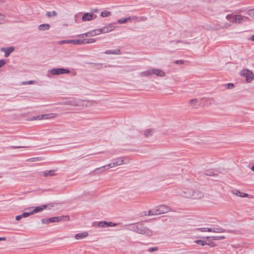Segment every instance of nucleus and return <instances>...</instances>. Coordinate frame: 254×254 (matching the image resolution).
Here are the masks:
<instances>
[{
    "label": "nucleus",
    "mask_w": 254,
    "mask_h": 254,
    "mask_svg": "<svg viewBox=\"0 0 254 254\" xmlns=\"http://www.w3.org/2000/svg\"><path fill=\"white\" fill-rule=\"evenodd\" d=\"M94 101L80 99H73L69 100L61 103L62 105H66L75 107H89L94 104Z\"/></svg>",
    "instance_id": "1"
},
{
    "label": "nucleus",
    "mask_w": 254,
    "mask_h": 254,
    "mask_svg": "<svg viewBox=\"0 0 254 254\" xmlns=\"http://www.w3.org/2000/svg\"><path fill=\"white\" fill-rule=\"evenodd\" d=\"M124 163V157H119L112 161V162L102 167L97 168L94 170L95 173H98V170H101V172H104L106 170L112 168Z\"/></svg>",
    "instance_id": "2"
},
{
    "label": "nucleus",
    "mask_w": 254,
    "mask_h": 254,
    "mask_svg": "<svg viewBox=\"0 0 254 254\" xmlns=\"http://www.w3.org/2000/svg\"><path fill=\"white\" fill-rule=\"evenodd\" d=\"M138 228L137 232L138 234L146 236H151L153 235V231L145 226L142 223H139Z\"/></svg>",
    "instance_id": "3"
},
{
    "label": "nucleus",
    "mask_w": 254,
    "mask_h": 254,
    "mask_svg": "<svg viewBox=\"0 0 254 254\" xmlns=\"http://www.w3.org/2000/svg\"><path fill=\"white\" fill-rule=\"evenodd\" d=\"M241 75L246 77L247 83L251 82L254 78V74L253 72L248 69H243L241 71Z\"/></svg>",
    "instance_id": "4"
},
{
    "label": "nucleus",
    "mask_w": 254,
    "mask_h": 254,
    "mask_svg": "<svg viewBox=\"0 0 254 254\" xmlns=\"http://www.w3.org/2000/svg\"><path fill=\"white\" fill-rule=\"evenodd\" d=\"M192 190L189 188H184L183 190H177V193L179 195L186 198H190L191 196Z\"/></svg>",
    "instance_id": "5"
},
{
    "label": "nucleus",
    "mask_w": 254,
    "mask_h": 254,
    "mask_svg": "<svg viewBox=\"0 0 254 254\" xmlns=\"http://www.w3.org/2000/svg\"><path fill=\"white\" fill-rule=\"evenodd\" d=\"M155 208L157 215L164 214L171 211V208L166 205H160Z\"/></svg>",
    "instance_id": "6"
},
{
    "label": "nucleus",
    "mask_w": 254,
    "mask_h": 254,
    "mask_svg": "<svg viewBox=\"0 0 254 254\" xmlns=\"http://www.w3.org/2000/svg\"><path fill=\"white\" fill-rule=\"evenodd\" d=\"M53 206L51 204H45V205H42L40 206H36V207H30L28 208V209H33L31 210V213H32V214L35 213H38L39 212L42 211L44 209L49 207V209Z\"/></svg>",
    "instance_id": "7"
},
{
    "label": "nucleus",
    "mask_w": 254,
    "mask_h": 254,
    "mask_svg": "<svg viewBox=\"0 0 254 254\" xmlns=\"http://www.w3.org/2000/svg\"><path fill=\"white\" fill-rule=\"evenodd\" d=\"M53 75H59L61 74L68 73L70 71L66 68H54L50 71Z\"/></svg>",
    "instance_id": "8"
},
{
    "label": "nucleus",
    "mask_w": 254,
    "mask_h": 254,
    "mask_svg": "<svg viewBox=\"0 0 254 254\" xmlns=\"http://www.w3.org/2000/svg\"><path fill=\"white\" fill-rule=\"evenodd\" d=\"M51 223L60 222L61 221H68L69 220V217L68 215H62L61 216H56L50 218Z\"/></svg>",
    "instance_id": "9"
},
{
    "label": "nucleus",
    "mask_w": 254,
    "mask_h": 254,
    "mask_svg": "<svg viewBox=\"0 0 254 254\" xmlns=\"http://www.w3.org/2000/svg\"><path fill=\"white\" fill-rule=\"evenodd\" d=\"M204 196L203 192L198 190H193L191 193L190 198L192 199H200Z\"/></svg>",
    "instance_id": "10"
},
{
    "label": "nucleus",
    "mask_w": 254,
    "mask_h": 254,
    "mask_svg": "<svg viewBox=\"0 0 254 254\" xmlns=\"http://www.w3.org/2000/svg\"><path fill=\"white\" fill-rule=\"evenodd\" d=\"M114 29V26H112L111 25H108L107 26H105L102 28H99L98 29V31L99 32V33H109L112 30H113Z\"/></svg>",
    "instance_id": "11"
},
{
    "label": "nucleus",
    "mask_w": 254,
    "mask_h": 254,
    "mask_svg": "<svg viewBox=\"0 0 254 254\" xmlns=\"http://www.w3.org/2000/svg\"><path fill=\"white\" fill-rule=\"evenodd\" d=\"M99 34H100V33L98 32V29H95V30L91 31L90 32H87L85 33L79 34L78 35V37H83V36L92 37V36H94L98 35Z\"/></svg>",
    "instance_id": "12"
},
{
    "label": "nucleus",
    "mask_w": 254,
    "mask_h": 254,
    "mask_svg": "<svg viewBox=\"0 0 254 254\" xmlns=\"http://www.w3.org/2000/svg\"><path fill=\"white\" fill-rule=\"evenodd\" d=\"M207 231L214 233H224L228 232V230L219 226H217L213 228H208Z\"/></svg>",
    "instance_id": "13"
},
{
    "label": "nucleus",
    "mask_w": 254,
    "mask_h": 254,
    "mask_svg": "<svg viewBox=\"0 0 254 254\" xmlns=\"http://www.w3.org/2000/svg\"><path fill=\"white\" fill-rule=\"evenodd\" d=\"M14 50V48L13 47H9L6 48H2L0 49V51L1 52H4V57L5 58L8 57L9 55L13 52Z\"/></svg>",
    "instance_id": "14"
},
{
    "label": "nucleus",
    "mask_w": 254,
    "mask_h": 254,
    "mask_svg": "<svg viewBox=\"0 0 254 254\" xmlns=\"http://www.w3.org/2000/svg\"><path fill=\"white\" fill-rule=\"evenodd\" d=\"M153 74H155L160 77H164L165 76V73L163 70L158 68H152Z\"/></svg>",
    "instance_id": "15"
},
{
    "label": "nucleus",
    "mask_w": 254,
    "mask_h": 254,
    "mask_svg": "<svg viewBox=\"0 0 254 254\" xmlns=\"http://www.w3.org/2000/svg\"><path fill=\"white\" fill-rule=\"evenodd\" d=\"M87 236H88V233L87 232H83L82 233L76 234L75 235L74 238L76 240H81L83 238H85Z\"/></svg>",
    "instance_id": "16"
},
{
    "label": "nucleus",
    "mask_w": 254,
    "mask_h": 254,
    "mask_svg": "<svg viewBox=\"0 0 254 254\" xmlns=\"http://www.w3.org/2000/svg\"><path fill=\"white\" fill-rule=\"evenodd\" d=\"M93 18V15L90 13H86L82 16V19L84 21H89Z\"/></svg>",
    "instance_id": "17"
},
{
    "label": "nucleus",
    "mask_w": 254,
    "mask_h": 254,
    "mask_svg": "<svg viewBox=\"0 0 254 254\" xmlns=\"http://www.w3.org/2000/svg\"><path fill=\"white\" fill-rule=\"evenodd\" d=\"M57 114L53 113H49L44 115H42L41 117L43 118V120L51 119L56 117Z\"/></svg>",
    "instance_id": "18"
},
{
    "label": "nucleus",
    "mask_w": 254,
    "mask_h": 254,
    "mask_svg": "<svg viewBox=\"0 0 254 254\" xmlns=\"http://www.w3.org/2000/svg\"><path fill=\"white\" fill-rule=\"evenodd\" d=\"M69 44L73 45H81L84 44V39H75V40H69Z\"/></svg>",
    "instance_id": "19"
},
{
    "label": "nucleus",
    "mask_w": 254,
    "mask_h": 254,
    "mask_svg": "<svg viewBox=\"0 0 254 254\" xmlns=\"http://www.w3.org/2000/svg\"><path fill=\"white\" fill-rule=\"evenodd\" d=\"M50 25L49 24H42L38 26V29L40 31L48 30L50 29Z\"/></svg>",
    "instance_id": "20"
},
{
    "label": "nucleus",
    "mask_w": 254,
    "mask_h": 254,
    "mask_svg": "<svg viewBox=\"0 0 254 254\" xmlns=\"http://www.w3.org/2000/svg\"><path fill=\"white\" fill-rule=\"evenodd\" d=\"M139 223H137L133 224L130 225V228L128 230L130 231H132L137 233L138 230V225Z\"/></svg>",
    "instance_id": "21"
},
{
    "label": "nucleus",
    "mask_w": 254,
    "mask_h": 254,
    "mask_svg": "<svg viewBox=\"0 0 254 254\" xmlns=\"http://www.w3.org/2000/svg\"><path fill=\"white\" fill-rule=\"evenodd\" d=\"M106 54L120 55L121 54V50L116 49L115 50H107L105 52Z\"/></svg>",
    "instance_id": "22"
},
{
    "label": "nucleus",
    "mask_w": 254,
    "mask_h": 254,
    "mask_svg": "<svg viewBox=\"0 0 254 254\" xmlns=\"http://www.w3.org/2000/svg\"><path fill=\"white\" fill-rule=\"evenodd\" d=\"M226 18L229 21L234 22L236 21L237 15L232 14H228Z\"/></svg>",
    "instance_id": "23"
},
{
    "label": "nucleus",
    "mask_w": 254,
    "mask_h": 254,
    "mask_svg": "<svg viewBox=\"0 0 254 254\" xmlns=\"http://www.w3.org/2000/svg\"><path fill=\"white\" fill-rule=\"evenodd\" d=\"M42 174L44 177L53 176L55 175V171L54 170L45 171L42 172Z\"/></svg>",
    "instance_id": "24"
},
{
    "label": "nucleus",
    "mask_w": 254,
    "mask_h": 254,
    "mask_svg": "<svg viewBox=\"0 0 254 254\" xmlns=\"http://www.w3.org/2000/svg\"><path fill=\"white\" fill-rule=\"evenodd\" d=\"M153 74L152 73V68L150 69L149 70L144 71L143 72H141L140 73V75L141 76H149Z\"/></svg>",
    "instance_id": "25"
},
{
    "label": "nucleus",
    "mask_w": 254,
    "mask_h": 254,
    "mask_svg": "<svg viewBox=\"0 0 254 254\" xmlns=\"http://www.w3.org/2000/svg\"><path fill=\"white\" fill-rule=\"evenodd\" d=\"M107 222L103 221L95 222V225L94 226H97L98 227L101 228H105L107 227Z\"/></svg>",
    "instance_id": "26"
},
{
    "label": "nucleus",
    "mask_w": 254,
    "mask_h": 254,
    "mask_svg": "<svg viewBox=\"0 0 254 254\" xmlns=\"http://www.w3.org/2000/svg\"><path fill=\"white\" fill-rule=\"evenodd\" d=\"M153 132V130L152 129H147L144 131V134L145 137H148L152 135Z\"/></svg>",
    "instance_id": "27"
},
{
    "label": "nucleus",
    "mask_w": 254,
    "mask_h": 254,
    "mask_svg": "<svg viewBox=\"0 0 254 254\" xmlns=\"http://www.w3.org/2000/svg\"><path fill=\"white\" fill-rule=\"evenodd\" d=\"M131 19L130 17H126V18H121L118 20V23L119 24H123L127 23L128 20H130Z\"/></svg>",
    "instance_id": "28"
},
{
    "label": "nucleus",
    "mask_w": 254,
    "mask_h": 254,
    "mask_svg": "<svg viewBox=\"0 0 254 254\" xmlns=\"http://www.w3.org/2000/svg\"><path fill=\"white\" fill-rule=\"evenodd\" d=\"M97 41V39L96 38H90V39H84V44H89V43H95Z\"/></svg>",
    "instance_id": "29"
},
{
    "label": "nucleus",
    "mask_w": 254,
    "mask_h": 254,
    "mask_svg": "<svg viewBox=\"0 0 254 254\" xmlns=\"http://www.w3.org/2000/svg\"><path fill=\"white\" fill-rule=\"evenodd\" d=\"M205 174L207 176H212L215 175V172L214 170H207L205 172Z\"/></svg>",
    "instance_id": "30"
},
{
    "label": "nucleus",
    "mask_w": 254,
    "mask_h": 254,
    "mask_svg": "<svg viewBox=\"0 0 254 254\" xmlns=\"http://www.w3.org/2000/svg\"><path fill=\"white\" fill-rule=\"evenodd\" d=\"M42 160H43L42 157H38L31 158L27 159L26 161H29V162H33V161H41Z\"/></svg>",
    "instance_id": "31"
},
{
    "label": "nucleus",
    "mask_w": 254,
    "mask_h": 254,
    "mask_svg": "<svg viewBox=\"0 0 254 254\" xmlns=\"http://www.w3.org/2000/svg\"><path fill=\"white\" fill-rule=\"evenodd\" d=\"M6 21L5 16L0 13V24L4 23Z\"/></svg>",
    "instance_id": "32"
},
{
    "label": "nucleus",
    "mask_w": 254,
    "mask_h": 254,
    "mask_svg": "<svg viewBox=\"0 0 254 254\" xmlns=\"http://www.w3.org/2000/svg\"><path fill=\"white\" fill-rule=\"evenodd\" d=\"M111 14V12L109 11H103L101 13V16L102 17H105L110 16Z\"/></svg>",
    "instance_id": "33"
},
{
    "label": "nucleus",
    "mask_w": 254,
    "mask_h": 254,
    "mask_svg": "<svg viewBox=\"0 0 254 254\" xmlns=\"http://www.w3.org/2000/svg\"><path fill=\"white\" fill-rule=\"evenodd\" d=\"M155 212L156 210L155 208H154L153 209L148 211V214H146L145 212L144 215H157V214Z\"/></svg>",
    "instance_id": "34"
},
{
    "label": "nucleus",
    "mask_w": 254,
    "mask_h": 254,
    "mask_svg": "<svg viewBox=\"0 0 254 254\" xmlns=\"http://www.w3.org/2000/svg\"><path fill=\"white\" fill-rule=\"evenodd\" d=\"M57 15V12L55 11H53L52 12L48 11L46 13V16L48 17H51L52 16H55Z\"/></svg>",
    "instance_id": "35"
},
{
    "label": "nucleus",
    "mask_w": 254,
    "mask_h": 254,
    "mask_svg": "<svg viewBox=\"0 0 254 254\" xmlns=\"http://www.w3.org/2000/svg\"><path fill=\"white\" fill-rule=\"evenodd\" d=\"M212 240H223L225 239V237L224 236H212Z\"/></svg>",
    "instance_id": "36"
},
{
    "label": "nucleus",
    "mask_w": 254,
    "mask_h": 254,
    "mask_svg": "<svg viewBox=\"0 0 254 254\" xmlns=\"http://www.w3.org/2000/svg\"><path fill=\"white\" fill-rule=\"evenodd\" d=\"M32 214V213H31V211H30V212H24L21 214V216L22 218H23V217L25 218V217H27Z\"/></svg>",
    "instance_id": "37"
},
{
    "label": "nucleus",
    "mask_w": 254,
    "mask_h": 254,
    "mask_svg": "<svg viewBox=\"0 0 254 254\" xmlns=\"http://www.w3.org/2000/svg\"><path fill=\"white\" fill-rule=\"evenodd\" d=\"M195 242L197 244H198V245H200L201 246H204V245H206L207 243L205 242V241H202V240H196L195 241Z\"/></svg>",
    "instance_id": "38"
},
{
    "label": "nucleus",
    "mask_w": 254,
    "mask_h": 254,
    "mask_svg": "<svg viewBox=\"0 0 254 254\" xmlns=\"http://www.w3.org/2000/svg\"><path fill=\"white\" fill-rule=\"evenodd\" d=\"M50 218H43L42 219V222L43 224H49L51 223V221H50Z\"/></svg>",
    "instance_id": "39"
},
{
    "label": "nucleus",
    "mask_w": 254,
    "mask_h": 254,
    "mask_svg": "<svg viewBox=\"0 0 254 254\" xmlns=\"http://www.w3.org/2000/svg\"><path fill=\"white\" fill-rule=\"evenodd\" d=\"M232 193H233V194H235V195H237V196H241V195H242V192H240L238 190H233L232 191Z\"/></svg>",
    "instance_id": "40"
},
{
    "label": "nucleus",
    "mask_w": 254,
    "mask_h": 254,
    "mask_svg": "<svg viewBox=\"0 0 254 254\" xmlns=\"http://www.w3.org/2000/svg\"><path fill=\"white\" fill-rule=\"evenodd\" d=\"M158 250V247L150 248L148 249V251L150 253H152Z\"/></svg>",
    "instance_id": "41"
},
{
    "label": "nucleus",
    "mask_w": 254,
    "mask_h": 254,
    "mask_svg": "<svg viewBox=\"0 0 254 254\" xmlns=\"http://www.w3.org/2000/svg\"><path fill=\"white\" fill-rule=\"evenodd\" d=\"M35 82V81L34 80H30V81H28L27 82H25V81L23 82L22 83V85L32 84H34Z\"/></svg>",
    "instance_id": "42"
},
{
    "label": "nucleus",
    "mask_w": 254,
    "mask_h": 254,
    "mask_svg": "<svg viewBox=\"0 0 254 254\" xmlns=\"http://www.w3.org/2000/svg\"><path fill=\"white\" fill-rule=\"evenodd\" d=\"M242 17L241 15H237V18H236V21L235 22L238 23H241V20H242Z\"/></svg>",
    "instance_id": "43"
},
{
    "label": "nucleus",
    "mask_w": 254,
    "mask_h": 254,
    "mask_svg": "<svg viewBox=\"0 0 254 254\" xmlns=\"http://www.w3.org/2000/svg\"><path fill=\"white\" fill-rule=\"evenodd\" d=\"M248 14L251 17H253L254 18V9H251L250 10L248 11Z\"/></svg>",
    "instance_id": "44"
},
{
    "label": "nucleus",
    "mask_w": 254,
    "mask_h": 254,
    "mask_svg": "<svg viewBox=\"0 0 254 254\" xmlns=\"http://www.w3.org/2000/svg\"><path fill=\"white\" fill-rule=\"evenodd\" d=\"M226 86L228 89H232L234 87V85L233 83H229L226 84Z\"/></svg>",
    "instance_id": "45"
},
{
    "label": "nucleus",
    "mask_w": 254,
    "mask_h": 254,
    "mask_svg": "<svg viewBox=\"0 0 254 254\" xmlns=\"http://www.w3.org/2000/svg\"><path fill=\"white\" fill-rule=\"evenodd\" d=\"M198 100L196 99H192L190 100V103L191 104H195L197 103Z\"/></svg>",
    "instance_id": "46"
},
{
    "label": "nucleus",
    "mask_w": 254,
    "mask_h": 254,
    "mask_svg": "<svg viewBox=\"0 0 254 254\" xmlns=\"http://www.w3.org/2000/svg\"><path fill=\"white\" fill-rule=\"evenodd\" d=\"M116 226H117L116 223H114L111 222H107V227Z\"/></svg>",
    "instance_id": "47"
},
{
    "label": "nucleus",
    "mask_w": 254,
    "mask_h": 254,
    "mask_svg": "<svg viewBox=\"0 0 254 254\" xmlns=\"http://www.w3.org/2000/svg\"><path fill=\"white\" fill-rule=\"evenodd\" d=\"M5 64H6V62L4 60H0V67L3 66Z\"/></svg>",
    "instance_id": "48"
},
{
    "label": "nucleus",
    "mask_w": 254,
    "mask_h": 254,
    "mask_svg": "<svg viewBox=\"0 0 254 254\" xmlns=\"http://www.w3.org/2000/svg\"><path fill=\"white\" fill-rule=\"evenodd\" d=\"M24 146H11L9 147L10 148L12 149H18V148H24Z\"/></svg>",
    "instance_id": "49"
},
{
    "label": "nucleus",
    "mask_w": 254,
    "mask_h": 254,
    "mask_svg": "<svg viewBox=\"0 0 254 254\" xmlns=\"http://www.w3.org/2000/svg\"><path fill=\"white\" fill-rule=\"evenodd\" d=\"M175 42H176V43H182L185 44H190L189 42H188L187 41H181V40H177Z\"/></svg>",
    "instance_id": "50"
},
{
    "label": "nucleus",
    "mask_w": 254,
    "mask_h": 254,
    "mask_svg": "<svg viewBox=\"0 0 254 254\" xmlns=\"http://www.w3.org/2000/svg\"><path fill=\"white\" fill-rule=\"evenodd\" d=\"M208 228H199L198 230L201 232H207V230Z\"/></svg>",
    "instance_id": "51"
},
{
    "label": "nucleus",
    "mask_w": 254,
    "mask_h": 254,
    "mask_svg": "<svg viewBox=\"0 0 254 254\" xmlns=\"http://www.w3.org/2000/svg\"><path fill=\"white\" fill-rule=\"evenodd\" d=\"M60 44H69V41L68 40H63L60 42Z\"/></svg>",
    "instance_id": "52"
},
{
    "label": "nucleus",
    "mask_w": 254,
    "mask_h": 254,
    "mask_svg": "<svg viewBox=\"0 0 254 254\" xmlns=\"http://www.w3.org/2000/svg\"><path fill=\"white\" fill-rule=\"evenodd\" d=\"M206 245L209 246L211 247H214L215 246V244L213 242L207 243V244Z\"/></svg>",
    "instance_id": "53"
},
{
    "label": "nucleus",
    "mask_w": 254,
    "mask_h": 254,
    "mask_svg": "<svg viewBox=\"0 0 254 254\" xmlns=\"http://www.w3.org/2000/svg\"><path fill=\"white\" fill-rule=\"evenodd\" d=\"M175 63L177 64H183L184 62L183 60H177Z\"/></svg>",
    "instance_id": "54"
},
{
    "label": "nucleus",
    "mask_w": 254,
    "mask_h": 254,
    "mask_svg": "<svg viewBox=\"0 0 254 254\" xmlns=\"http://www.w3.org/2000/svg\"><path fill=\"white\" fill-rule=\"evenodd\" d=\"M248 196H249V194L248 193L242 192L241 197H248Z\"/></svg>",
    "instance_id": "55"
},
{
    "label": "nucleus",
    "mask_w": 254,
    "mask_h": 254,
    "mask_svg": "<svg viewBox=\"0 0 254 254\" xmlns=\"http://www.w3.org/2000/svg\"><path fill=\"white\" fill-rule=\"evenodd\" d=\"M36 120H43V118H42L41 115H38L36 116Z\"/></svg>",
    "instance_id": "56"
},
{
    "label": "nucleus",
    "mask_w": 254,
    "mask_h": 254,
    "mask_svg": "<svg viewBox=\"0 0 254 254\" xmlns=\"http://www.w3.org/2000/svg\"><path fill=\"white\" fill-rule=\"evenodd\" d=\"M22 218L21 215H17L15 217V219L16 220H19Z\"/></svg>",
    "instance_id": "57"
},
{
    "label": "nucleus",
    "mask_w": 254,
    "mask_h": 254,
    "mask_svg": "<svg viewBox=\"0 0 254 254\" xmlns=\"http://www.w3.org/2000/svg\"><path fill=\"white\" fill-rule=\"evenodd\" d=\"M139 19H140V20H146L147 19V17H144V16H142V17H139Z\"/></svg>",
    "instance_id": "58"
},
{
    "label": "nucleus",
    "mask_w": 254,
    "mask_h": 254,
    "mask_svg": "<svg viewBox=\"0 0 254 254\" xmlns=\"http://www.w3.org/2000/svg\"><path fill=\"white\" fill-rule=\"evenodd\" d=\"M97 65L99 66L98 68H101L103 66L102 64H97Z\"/></svg>",
    "instance_id": "59"
},
{
    "label": "nucleus",
    "mask_w": 254,
    "mask_h": 254,
    "mask_svg": "<svg viewBox=\"0 0 254 254\" xmlns=\"http://www.w3.org/2000/svg\"><path fill=\"white\" fill-rule=\"evenodd\" d=\"M36 116H35V117H32L31 119H30V121H34V120H36Z\"/></svg>",
    "instance_id": "60"
},
{
    "label": "nucleus",
    "mask_w": 254,
    "mask_h": 254,
    "mask_svg": "<svg viewBox=\"0 0 254 254\" xmlns=\"http://www.w3.org/2000/svg\"><path fill=\"white\" fill-rule=\"evenodd\" d=\"M5 240L4 237H0V241H4Z\"/></svg>",
    "instance_id": "61"
},
{
    "label": "nucleus",
    "mask_w": 254,
    "mask_h": 254,
    "mask_svg": "<svg viewBox=\"0 0 254 254\" xmlns=\"http://www.w3.org/2000/svg\"><path fill=\"white\" fill-rule=\"evenodd\" d=\"M251 39L253 41H254V35L251 37Z\"/></svg>",
    "instance_id": "62"
},
{
    "label": "nucleus",
    "mask_w": 254,
    "mask_h": 254,
    "mask_svg": "<svg viewBox=\"0 0 254 254\" xmlns=\"http://www.w3.org/2000/svg\"><path fill=\"white\" fill-rule=\"evenodd\" d=\"M98 172H99L98 173H95V174H99V173H102L103 172H101V170H99L98 171ZM93 173L95 174L94 172L93 171Z\"/></svg>",
    "instance_id": "63"
},
{
    "label": "nucleus",
    "mask_w": 254,
    "mask_h": 254,
    "mask_svg": "<svg viewBox=\"0 0 254 254\" xmlns=\"http://www.w3.org/2000/svg\"><path fill=\"white\" fill-rule=\"evenodd\" d=\"M252 170L254 172V165L252 167Z\"/></svg>",
    "instance_id": "64"
}]
</instances>
